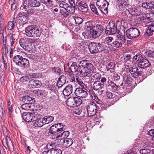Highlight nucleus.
I'll return each instance as SVG.
<instances>
[{
  "mask_svg": "<svg viewBox=\"0 0 154 154\" xmlns=\"http://www.w3.org/2000/svg\"><path fill=\"white\" fill-rule=\"evenodd\" d=\"M23 6L25 11L28 12L30 14H33L35 13V9L34 7L41 6L38 11L43 13L45 11V6L42 4L41 5L40 2L37 0H25L23 2Z\"/></svg>",
  "mask_w": 154,
  "mask_h": 154,
  "instance_id": "1",
  "label": "nucleus"
},
{
  "mask_svg": "<svg viewBox=\"0 0 154 154\" xmlns=\"http://www.w3.org/2000/svg\"><path fill=\"white\" fill-rule=\"evenodd\" d=\"M79 66L83 67V69L80 71V74L84 77H89L95 72L96 69L93 65L86 60H82L79 63Z\"/></svg>",
  "mask_w": 154,
  "mask_h": 154,
  "instance_id": "2",
  "label": "nucleus"
},
{
  "mask_svg": "<svg viewBox=\"0 0 154 154\" xmlns=\"http://www.w3.org/2000/svg\"><path fill=\"white\" fill-rule=\"evenodd\" d=\"M59 5L60 7L64 8L66 11L65 12L63 10H60L61 14L64 17H67L75 12V7L73 5L71 6V5H69L65 2L59 3Z\"/></svg>",
  "mask_w": 154,
  "mask_h": 154,
  "instance_id": "3",
  "label": "nucleus"
},
{
  "mask_svg": "<svg viewBox=\"0 0 154 154\" xmlns=\"http://www.w3.org/2000/svg\"><path fill=\"white\" fill-rule=\"evenodd\" d=\"M67 105L70 108L74 107L80 105L82 103V99L77 97H71L66 102Z\"/></svg>",
  "mask_w": 154,
  "mask_h": 154,
  "instance_id": "4",
  "label": "nucleus"
},
{
  "mask_svg": "<svg viewBox=\"0 0 154 154\" xmlns=\"http://www.w3.org/2000/svg\"><path fill=\"white\" fill-rule=\"evenodd\" d=\"M65 125L62 123L55 124L52 125L50 128L49 132L51 134L57 136L63 131V129Z\"/></svg>",
  "mask_w": 154,
  "mask_h": 154,
  "instance_id": "5",
  "label": "nucleus"
},
{
  "mask_svg": "<svg viewBox=\"0 0 154 154\" xmlns=\"http://www.w3.org/2000/svg\"><path fill=\"white\" fill-rule=\"evenodd\" d=\"M126 34L127 37L130 39L137 38L140 35V31L136 28H131L127 30Z\"/></svg>",
  "mask_w": 154,
  "mask_h": 154,
  "instance_id": "6",
  "label": "nucleus"
},
{
  "mask_svg": "<svg viewBox=\"0 0 154 154\" xmlns=\"http://www.w3.org/2000/svg\"><path fill=\"white\" fill-rule=\"evenodd\" d=\"M118 27L113 21L109 22V24L106 27L105 33L108 35L114 34L116 33L117 31Z\"/></svg>",
  "mask_w": 154,
  "mask_h": 154,
  "instance_id": "7",
  "label": "nucleus"
},
{
  "mask_svg": "<svg viewBox=\"0 0 154 154\" xmlns=\"http://www.w3.org/2000/svg\"><path fill=\"white\" fill-rule=\"evenodd\" d=\"M88 115V116H94L97 112V106L93 102H91L86 107Z\"/></svg>",
  "mask_w": 154,
  "mask_h": 154,
  "instance_id": "8",
  "label": "nucleus"
},
{
  "mask_svg": "<svg viewBox=\"0 0 154 154\" xmlns=\"http://www.w3.org/2000/svg\"><path fill=\"white\" fill-rule=\"evenodd\" d=\"M33 39L30 38L28 39L27 41H25L24 40H22V43H25L24 42H25L27 44V46L25 47L26 46H24V45H23V44L22 45L23 48L27 51H33L34 50V48L35 47L34 45H33Z\"/></svg>",
  "mask_w": 154,
  "mask_h": 154,
  "instance_id": "9",
  "label": "nucleus"
},
{
  "mask_svg": "<svg viewBox=\"0 0 154 154\" xmlns=\"http://www.w3.org/2000/svg\"><path fill=\"white\" fill-rule=\"evenodd\" d=\"M76 5L79 10L85 13L87 12L88 6L84 1H78L76 2Z\"/></svg>",
  "mask_w": 154,
  "mask_h": 154,
  "instance_id": "10",
  "label": "nucleus"
},
{
  "mask_svg": "<svg viewBox=\"0 0 154 154\" xmlns=\"http://www.w3.org/2000/svg\"><path fill=\"white\" fill-rule=\"evenodd\" d=\"M75 95L78 97L85 98L88 95V93L82 88H79L76 89L75 91Z\"/></svg>",
  "mask_w": 154,
  "mask_h": 154,
  "instance_id": "11",
  "label": "nucleus"
},
{
  "mask_svg": "<svg viewBox=\"0 0 154 154\" xmlns=\"http://www.w3.org/2000/svg\"><path fill=\"white\" fill-rule=\"evenodd\" d=\"M116 25L119 30H122L124 32L127 28V23L124 20H120L116 21Z\"/></svg>",
  "mask_w": 154,
  "mask_h": 154,
  "instance_id": "12",
  "label": "nucleus"
},
{
  "mask_svg": "<svg viewBox=\"0 0 154 154\" xmlns=\"http://www.w3.org/2000/svg\"><path fill=\"white\" fill-rule=\"evenodd\" d=\"M38 74L36 73H31L21 77L20 78V80L21 82H27L30 79L33 78H37L38 77Z\"/></svg>",
  "mask_w": 154,
  "mask_h": 154,
  "instance_id": "13",
  "label": "nucleus"
},
{
  "mask_svg": "<svg viewBox=\"0 0 154 154\" xmlns=\"http://www.w3.org/2000/svg\"><path fill=\"white\" fill-rule=\"evenodd\" d=\"M129 72L132 76L134 78H137L142 73L141 71H139L138 68L136 67H131Z\"/></svg>",
  "mask_w": 154,
  "mask_h": 154,
  "instance_id": "14",
  "label": "nucleus"
},
{
  "mask_svg": "<svg viewBox=\"0 0 154 154\" xmlns=\"http://www.w3.org/2000/svg\"><path fill=\"white\" fill-rule=\"evenodd\" d=\"M27 13L24 12H21L20 14V23L21 24H25L27 22L28 18L32 14H28V12H27Z\"/></svg>",
  "mask_w": 154,
  "mask_h": 154,
  "instance_id": "15",
  "label": "nucleus"
},
{
  "mask_svg": "<svg viewBox=\"0 0 154 154\" xmlns=\"http://www.w3.org/2000/svg\"><path fill=\"white\" fill-rule=\"evenodd\" d=\"M55 144L51 143V144H48L46 146V148L48 149H51L52 152L53 154H62V151L61 150L57 149H54L53 147H56Z\"/></svg>",
  "mask_w": 154,
  "mask_h": 154,
  "instance_id": "16",
  "label": "nucleus"
},
{
  "mask_svg": "<svg viewBox=\"0 0 154 154\" xmlns=\"http://www.w3.org/2000/svg\"><path fill=\"white\" fill-rule=\"evenodd\" d=\"M97 45L98 43L95 42H91L89 44L88 48L91 53L94 54L98 52L97 47Z\"/></svg>",
  "mask_w": 154,
  "mask_h": 154,
  "instance_id": "17",
  "label": "nucleus"
},
{
  "mask_svg": "<svg viewBox=\"0 0 154 154\" xmlns=\"http://www.w3.org/2000/svg\"><path fill=\"white\" fill-rule=\"evenodd\" d=\"M42 84L38 80L34 79L30 80L28 83V85L31 88H35L39 87L41 86Z\"/></svg>",
  "mask_w": 154,
  "mask_h": 154,
  "instance_id": "18",
  "label": "nucleus"
},
{
  "mask_svg": "<svg viewBox=\"0 0 154 154\" xmlns=\"http://www.w3.org/2000/svg\"><path fill=\"white\" fill-rule=\"evenodd\" d=\"M2 143L6 149L9 148L12 146V141L8 136L5 137V138H3L2 140Z\"/></svg>",
  "mask_w": 154,
  "mask_h": 154,
  "instance_id": "19",
  "label": "nucleus"
},
{
  "mask_svg": "<svg viewBox=\"0 0 154 154\" xmlns=\"http://www.w3.org/2000/svg\"><path fill=\"white\" fill-rule=\"evenodd\" d=\"M70 69L73 74H77L79 72L80 73V68L79 67L77 64L75 62H73L70 67Z\"/></svg>",
  "mask_w": 154,
  "mask_h": 154,
  "instance_id": "20",
  "label": "nucleus"
},
{
  "mask_svg": "<svg viewBox=\"0 0 154 154\" xmlns=\"http://www.w3.org/2000/svg\"><path fill=\"white\" fill-rule=\"evenodd\" d=\"M34 25H31L26 27L25 31L26 35L29 37H32Z\"/></svg>",
  "mask_w": 154,
  "mask_h": 154,
  "instance_id": "21",
  "label": "nucleus"
},
{
  "mask_svg": "<svg viewBox=\"0 0 154 154\" xmlns=\"http://www.w3.org/2000/svg\"><path fill=\"white\" fill-rule=\"evenodd\" d=\"M118 87V86L116 84L111 81H108V84H107V89H111L112 91L114 92L117 91Z\"/></svg>",
  "mask_w": 154,
  "mask_h": 154,
  "instance_id": "22",
  "label": "nucleus"
},
{
  "mask_svg": "<svg viewBox=\"0 0 154 154\" xmlns=\"http://www.w3.org/2000/svg\"><path fill=\"white\" fill-rule=\"evenodd\" d=\"M150 65L149 60L143 58L139 64H138V67L143 69H145L149 66Z\"/></svg>",
  "mask_w": 154,
  "mask_h": 154,
  "instance_id": "23",
  "label": "nucleus"
},
{
  "mask_svg": "<svg viewBox=\"0 0 154 154\" xmlns=\"http://www.w3.org/2000/svg\"><path fill=\"white\" fill-rule=\"evenodd\" d=\"M73 87L71 85H68L65 88L63 91V94L65 96H68L72 93Z\"/></svg>",
  "mask_w": 154,
  "mask_h": 154,
  "instance_id": "24",
  "label": "nucleus"
},
{
  "mask_svg": "<svg viewBox=\"0 0 154 154\" xmlns=\"http://www.w3.org/2000/svg\"><path fill=\"white\" fill-rule=\"evenodd\" d=\"M128 0H119L117 5L119 10H123L125 7L128 5Z\"/></svg>",
  "mask_w": 154,
  "mask_h": 154,
  "instance_id": "25",
  "label": "nucleus"
},
{
  "mask_svg": "<svg viewBox=\"0 0 154 154\" xmlns=\"http://www.w3.org/2000/svg\"><path fill=\"white\" fill-rule=\"evenodd\" d=\"M104 86V84L101 83L100 81H94L93 85V88L94 90L96 91L102 89Z\"/></svg>",
  "mask_w": 154,
  "mask_h": 154,
  "instance_id": "26",
  "label": "nucleus"
},
{
  "mask_svg": "<svg viewBox=\"0 0 154 154\" xmlns=\"http://www.w3.org/2000/svg\"><path fill=\"white\" fill-rule=\"evenodd\" d=\"M22 117L25 121L27 122H31L32 121V113L25 112L22 114Z\"/></svg>",
  "mask_w": 154,
  "mask_h": 154,
  "instance_id": "27",
  "label": "nucleus"
},
{
  "mask_svg": "<svg viewBox=\"0 0 154 154\" xmlns=\"http://www.w3.org/2000/svg\"><path fill=\"white\" fill-rule=\"evenodd\" d=\"M117 40L120 43L122 47L123 45H125L127 44L126 38L125 36L123 35H119L117 36Z\"/></svg>",
  "mask_w": 154,
  "mask_h": 154,
  "instance_id": "28",
  "label": "nucleus"
},
{
  "mask_svg": "<svg viewBox=\"0 0 154 154\" xmlns=\"http://www.w3.org/2000/svg\"><path fill=\"white\" fill-rule=\"evenodd\" d=\"M142 7L146 9H153L154 4L151 2H148L146 1L142 3Z\"/></svg>",
  "mask_w": 154,
  "mask_h": 154,
  "instance_id": "29",
  "label": "nucleus"
},
{
  "mask_svg": "<svg viewBox=\"0 0 154 154\" xmlns=\"http://www.w3.org/2000/svg\"><path fill=\"white\" fill-rule=\"evenodd\" d=\"M42 32L41 30L37 27L36 25H34L32 37L35 38L41 35Z\"/></svg>",
  "mask_w": 154,
  "mask_h": 154,
  "instance_id": "30",
  "label": "nucleus"
},
{
  "mask_svg": "<svg viewBox=\"0 0 154 154\" xmlns=\"http://www.w3.org/2000/svg\"><path fill=\"white\" fill-rule=\"evenodd\" d=\"M89 94L92 99L97 104H100L101 103L100 101L93 90H90L89 91Z\"/></svg>",
  "mask_w": 154,
  "mask_h": 154,
  "instance_id": "31",
  "label": "nucleus"
},
{
  "mask_svg": "<svg viewBox=\"0 0 154 154\" xmlns=\"http://www.w3.org/2000/svg\"><path fill=\"white\" fill-rule=\"evenodd\" d=\"M90 33L92 38H94L99 37L100 35L92 26L90 28Z\"/></svg>",
  "mask_w": 154,
  "mask_h": 154,
  "instance_id": "32",
  "label": "nucleus"
},
{
  "mask_svg": "<svg viewBox=\"0 0 154 154\" xmlns=\"http://www.w3.org/2000/svg\"><path fill=\"white\" fill-rule=\"evenodd\" d=\"M123 81L126 84H130L132 82V79L129 74L124 73L123 75Z\"/></svg>",
  "mask_w": 154,
  "mask_h": 154,
  "instance_id": "33",
  "label": "nucleus"
},
{
  "mask_svg": "<svg viewBox=\"0 0 154 154\" xmlns=\"http://www.w3.org/2000/svg\"><path fill=\"white\" fill-rule=\"evenodd\" d=\"M153 32H154V24H151L148 26L146 33L147 35H151L153 34Z\"/></svg>",
  "mask_w": 154,
  "mask_h": 154,
  "instance_id": "34",
  "label": "nucleus"
},
{
  "mask_svg": "<svg viewBox=\"0 0 154 154\" xmlns=\"http://www.w3.org/2000/svg\"><path fill=\"white\" fill-rule=\"evenodd\" d=\"M19 66L25 68L29 67V63L28 60L26 58H23Z\"/></svg>",
  "mask_w": 154,
  "mask_h": 154,
  "instance_id": "35",
  "label": "nucleus"
},
{
  "mask_svg": "<svg viewBox=\"0 0 154 154\" xmlns=\"http://www.w3.org/2000/svg\"><path fill=\"white\" fill-rule=\"evenodd\" d=\"M23 57L19 55H18L14 56L13 58V62L17 65L19 66Z\"/></svg>",
  "mask_w": 154,
  "mask_h": 154,
  "instance_id": "36",
  "label": "nucleus"
},
{
  "mask_svg": "<svg viewBox=\"0 0 154 154\" xmlns=\"http://www.w3.org/2000/svg\"><path fill=\"white\" fill-rule=\"evenodd\" d=\"M54 119V117L52 116H46L43 119L44 124H47L51 122Z\"/></svg>",
  "mask_w": 154,
  "mask_h": 154,
  "instance_id": "37",
  "label": "nucleus"
},
{
  "mask_svg": "<svg viewBox=\"0 0 154 154\" xmlns=\"http://www.w3.org/2000/svg\"><path fill=\"white\" fill-rule=\"evenodd\" d=\"M45 125L43 119H39L35 121L33 125L35 127H42L43 125Z\"/></svg>",
  "mask_w": 154,
  "mask_h": 154,
  "instance_id": "38",
  "label": "nucleus"
},
{
  "mask_svg": "<svg viewBox=\"0 0 154 154\" xmlns=\"http://www.w3.org/2000/svg\"><path fill=\"white\" fill-rule=\"evenodd\" d=\"M69 134V131H63L61 133H60V134H58L57 136H56V137H61L63 139H65L68 137Z\"/></svg>",
  "mask_w": 154,
  "mask_h": 154,
  "instance_id": "39",
  "label": "nucleus"
},
{
  "mask_svg": "<svg viewBox=\"0 0 154 154\" xmlns=\"http://www.w3.org/2000/svg\"><path fill=\"white\" fill-rule=\"evenodd\" d=\"M92 26L98 32L100 35H101V33L103 31L104 28L103 26L99 24H97L96 26Z\"/></svg>",
  "mask_w": 154,
  "mask_h": 154,
  "instance_id": "40",
  "label": "nucleus"
},
{
  "mask_svg": "<svg viewBox=\"0 0 154 154\" xmlns=\"http://www.w3.org/2000/svg\"><path fill=\"white\" fill-rule=\"evenodd\" d=\"M106 3L108 4V3L106 2V0H97L96 3V4L98 8L106 5Z\"/></svg>",
  "mask_w": 154,
  "mask_h": 154,
  "instance_id": "41",
  "label": "nucleus"
},
{
  "mask_svg": "<svg viewBox=\"0 0 154 154\" xmlns=\"http://www.w3.org/2000/svg\"><path fill=\"white\" fill-rule=\"evenodd\" d=\"M13 103L11 102L10 101H8L7 103L8 109V113L9 115V117H11V115L13 111Z\"/></svg>",
  "mask_w": 154,
  "mask_h": 154,
  "instance_id": "42",
  "label": "nucleus"
},
{
  "mask_svg": "<svg viewBox=\"0 0 154 154\" xmlns=\"http://www.w3.org/2000/svg\"><path fill=\"white\" fill-rule=\"evenodd\" d=\"M41 118L40 115L37 112L32 113V121H35Z\"/></svg>",
  "mask_w": 154,
  "mask_h": 154,
  "instance_id": "43",
  "label": "nucleus"
},
{
  "mask_svg": "<svg viewBox=\"0 0 154 154\" xmlns=\"http://www.w3.org/2000/svg\"><path fill=\"white\" fill-rule=\"evenodd\" d=\"M52 143H54L55 146H56L60 145H63L65 146V140L61 138L60 139H58L57 140H56L54 142Z\"/></svg>",
  "mask_w": 154,
  "mask_h": 154,
  "instance_id": "44",
  "label": "nucleus"
},
{
  "mask_svg": "<svg viewBox=\"0 0 154 154\" xmlns=\"http://www.w3.org/2000/svg\"><path fill=\"white\" fill-rule=\"evenodd\" d=\"M143 58L142 55L139 54L134 56L133 57V59L134 60H135L136 62L138 64L142 60Z\"/></svg>",
  "mask_w": 154,
  "mask_h": 154,
  "instance_id": "45",
  "label": "nucleus"
},
{
  "mask_svg": "<svg viewBox=\"0 0 154 154\" xmlns=\"http://www.w3.org/2000/svg\"><path fill=\"white\" fill-rule=\"evenodd\" d=\"M72 18L75 21V23L77 24H81L83 21V19L80 17H72Z\"/></svg>",
  "mask_w": 154,
  "mask_h": 154,
  "instance_id": "46",
  "label": "nucleus"
},
{
  "mask_svg": "<svg viewBox=\"0 0 154 154\" xmlns=\"http://www.w3.org/2000/svg\"><path fill=\"white\" fill-rule=\"evenodd\" d=\"M32 104L31 103H26L21 106V108L26 110H31V107Z\"/></svg>",
  "mask_w": 154,
  "mask_h": 154,
  "instance_id": "47",
  "label": "nucleus"
},
{
  "mask_svg": "<svg viewBox=\"0 0 154 154\" xmlns=\"http://www.w3.org/2000/svg\"><path fill=\"white\" fill-rule=\"evenodd\" d=\"M16 22L14 21H9L8 24L7 28L8 30H11L14 29L15 26Z\"/></svg>",
  "mask_w": 154,
  "mask_h": 154,
  "instance_id": "48",
  "label": "nucleus"
},
{
  "mask_svg": "<svg viewBox=\"0 0 154 154\" xmlns=\"http://www.w3.org/2000/svg\"><path fill=\"white\" fill-rule=\"evenodd\" d=\"M108 4H107V5L101 7L100 8H98L99 10L100 11L101 13H103L105 14H106L108 13V10H107V6Z\"/></svg>",
  "mask_w": 154,
  "mask_h": 154,
  "instance_id": "49",
  "label": "nucleus"
},
{
  "mask_svg": "<svg viewBox=\"0 0 154 154\" xmlns=\"http://www.w3.org/2000/svg\"><path fill=\"white\" fill-rule=\"evenodd\" d=\"M101 78V75L99 73H97L91 76V80H95V81H99Z\"/></svg>",
  "mask_w": 154,
  "mask_h": 154,
  "instance_id": "50",
  "label": "nucleus"
},
{
  "mask_svg": "<svg viewBox=\"0 0 154 154\" xmlns=\"http://www.w3.org/2000/svg\"><path fill=\"white\" fill-rule=\"evenodd\" d=\"M51 71L54 74L59 75L61 72V70L59 67H55L52 69Z\"/></svg>",
  "mask_w": 154,
  "mask_h": 154,
  "instance_id": "51",
  "label": "nucleus"
},
{
  "mask_svg": "<svg viewBox=\"0 0 154 154\" xmlns=\"http://www.w3.org/2000/svg\"><path fill=\"white\" fill-rule=\"evenodd\" d=\"M140 152L141 154H152V152L151 150L147 149H141Z\"/></svg>",
  "mask_w": 154,
  "mask_h": 154,
  "instance_id": "52",
  "label": "nucleus"
},
{
  "mask_svg": "<svg viewBox=\"0 0 154 154\" xmlns=\"http://www.w3.org/2000/svg\"><path fill=\"white\" fill-rule=\"evenodd\" d=\"M118 87V90L116 92H117V93H119L122 95L124 96L125 95L126 93L124 88L123 87H120L119 86Z\"/></svg>",
  "mask_w": 154,
  "mask_h": 154,
  "instance_id": "53",
  "label": "nucleus"
},
{
  "mask_svg": "<svg viewBox=\"0 0 154 154\" xmlns=\"http://www.w3.org/2000/svg\"><path fill=\"white\" fill-rule=\"evenodd\" d=\"M115 66V64L114 63L111 62L109 63L106 66V69L108 71H109L110 69H113Z\"/></svg>",
  "mask_w": 154,
  "mask_h": 154,
  "instance_id": "54",
  "label": "nucleus"
},
{
  "mask_svg": "<svg viewBox=\"0 0 154 154\" xmlns=\"http://www.w3.org/2000/svg\"><path fill=\"white\" fill-rule=\"evenodd\" d=\"M131 12L135 16H139L142 14L140 10L134 8L132 9Z\"/></svg>",
  "mask_w": 154,
  "mask_h": 154,
  "instance_id": "55",
  "label": "nucleus"
},
{
  "mask_svg": "<svg viewBox=\"0 0 154 154\" xmlns=\"http://www.w3.org/2000/svg\"><path fill=\"white\" fill-rule=\"evenodd\" d=\"M73 143L72 140L71 139H67L65 141V146L66 147L70 146Z\"/></svg>",
  "mask_w": 154,
  "mask_h": 154,
  "instance_id": "56",
  "label": "nucleus"
},
{
  "mask_svg": "<svg viewBox=\"0 0 154 154\" xmlns=\"http://www.w3.org/2000/svg\"><path fill=\"white\" fill-rule=\"evenodd\" d=\"M120 44L117 39H116L115 41L112 42V46L113 47L116 48H120L122 47Z\"/></svg>",
  "mask_w": 154,
  "mask_h": 154,
  "instance_id": "57",
  "label": "nucleus"
},
{
  "mask_svg": "<svg viewBox=\"0 0 154 154\" xmlns=\"http://www.w3.org/2000/svg\"><path fill=\"white\" fill-rule=\"evenodd\" d=\"M75 82L78 83L81 87L84 88V86H85V84L83 82L82 79L77 76L76 77Z\"/></svg>",
  "mask_w": 154,
  "mask_h": 154,
  "instance_id": "58",
  "label": "nucleus"
},
{
  "mask_svg": "<svg viewBox=\"0 0 154 154\" xmlns=\"http://www.w3.org/2000/svg\"><path fill=\"white\" fill-rule=\"evenodd\" d=\"M146 55L147 57L154 58V51L151 50L146 51L145 52Z\"/></svg>",
  "mask_w": 154,
  "mask_h": 154,
  "instance_id": "59",
  "label": "nucleus"
},
{
  "mask_svg": "<svg viewBox=\"0 0 154 154\" xmlns=\"http://www.w3.org/2000/svg\"><path fill=\"white\" fill-rule=\"evenodd\" d=\"M90 7L91 10L94 12V13L97 15H99V13L97 11V9L94 5H91L90 6Z\"/></svg>",
  "mask_w": 154,
  "mask_h": 154,
  "instance_id": "60",
  "label": "nucleus"
},
{
  "mask_svg": "<svg viewBox=\"0 0 154 154\" xmlns=\"http://www.w3.org/2000/svg\"><path fill=\"white\" fill-rule=\"evenodd\" d=\"M113 38L112 37H108L105 38V42L109 45H112V41Z\"/></svg>",
  "mask_w": 154,
  "mask_h": 154,
  "instance_id": "61",
  "label": "nucleus"
},
{
  "mask_svg": "<svg viewBox=\"0 0 154 154\" xmlns=\"http://www.w3.org/2000/svg\"><path fill=\"white\" fill-rule=\"evenodd\" d=\"M2 130L3 131V134L5 137L8 136L7 128L4 125L2 126Z\"/></svg>",
  "mask_w": 154,
  "mask_h": 154,
  "instance_id": "62",
  "label": "nucleus"
},
{
  "mask_svg": "<svg viewBox=\"0 0 154 154\" xmlns=\"http://www.w3.org/2000/svg\"><path fill=\"white\" fill-rule=\"evenodd\" d=\"M54 0H47L46 5L50 7L54 6Z\"/></svg>",
  "mask_w": 154,
  "mask_h": 154,
  "instance_id": "63",
  "label": "nucleus"
},
{
  "mask_svg": "<svg viewBox=\"0 0 154 154\" xmlns=\"http://www.w3.org/2000/svg\"><path fill=\"white\" fill-rule=\"evenodd\" d=\"M106 95L107 97L109 99H112L115 97V95L112 92L107 91L106 92Z\"/></svg>",
  "mask_w": 154,
  "mask_h": 154,
  "instance_id": "64",
  "label": "nucleus"
}]
</instances>
